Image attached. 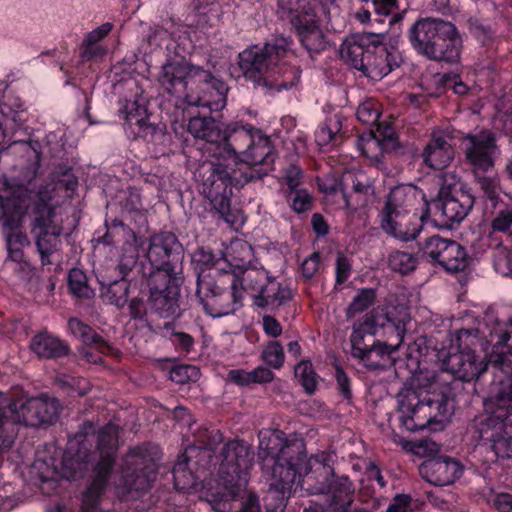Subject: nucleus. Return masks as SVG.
<instances>
[{"instance_id": "nucleus-1", "label": "nucleus", "mask_w": 512, "mask_h": 512, "mask_svg": "<svg viewBox=\"0 0 512 512\" xmlns=\"http://www.w3.org/2000/svg\"><path fill=\"white\" fill-rule=\"evenodd\" d=\"M486 315L473 319V326L456 329L451 349L439 351L437 358L442 371L453 376V381L439 390L416 391L402 389L396 396L400 428L417 432L428 426L450 420L457 404V392L463 384L478 379L491 365L503 374L500 387L493 396L492 411L475 416L468 433L479 445L499 459L512 458V317L506 322Z\"/></svg>"}, {"instance_id": "nucleus-2", "label": "nucleus", "mask_w": 512, "mask_h": 512, "mask_svg": "<svg viewBox=\"0 0 512 512\" xmlns=\"http://www.w3.org/2000/svg\"><path fill=\"white\" fill-rule=\"evenodd\" d=\"M411 321L407 305L388 300L367 313L362 322L353 325L350 335L351 356L368 370H387Z\"/></svg>"}, {"instance_id": "nucleus-3", "label": "nucleus", "mask_w": 512, "mask_h": 512, "mask_svg": "<svg viewBox=\"0 0 512 512\" xmlns=\"http://www.w3.org/2000/svg\"><path fill=\"white\" fill-rule=\"evenodd\" d=\"M258 455L262 468H271V483L263 498L265 512H284L293 486L305 483L304 439L281 430L261 432Z\"/></svg>"}, {"instance_id": "nucleus-4", "label": "nucleus", "mask_w": 512, "mask_h": 512, "mask_svg": "<svg viewBox=\"0 0 512 512\" xmlns=\"http://www.w3.org/2000/svg\"><path fill=\"white\" fill-rule=\"evenodd\" d=\"M161 87L169 94L183 98L190 106L220 111L226 105L228 87L209 70L187 61L165 63L158 76Z\"/></svg>"}, {"instance_id": "nucleus-5", "label": "nucleus", "mask_w": 512, "mask_h": 512, "mask_svg": "<svg viewBox=\"0 0 512 512\" xmlns=\"http://www.w3.org/2000/svg\"><path fill=\"white\" fill-rule=\"evenodd\" d=\"M289 41L277 38L264 46L252 45L238 54V67L242 76L256 88L281 91L294 87L300 79V71L282 63L287 54Z\"/></svg>"}, {"instance_id": "nucleus-6", "label": "nucleus", "mask_w": 512, "mask_h": 512, "mask_svg": "<svg viewBox=\"0 0 512 512\" xmlns=\"http://www.w3.org/2000/svg\"><path fill=\"white\" fill-rule=\"evenodd\" d=\"M241 165L238 169L228 170L223 162H202L199 166L208 169L203 176V192L210 201L215 212L227 223L235 222V215L231 209L233 188H242L247 183L261 180L268 174L264 165L274 162H234Z\"/></svg>"}, {"instance_id": "nucleus-7", "label": "nucleus", "mask_w": 512, "mask_h": 512, "mask_svg": "<svg viewBox=\"0 0 512 512\" xmlns=\"http://www.w3.org/2000/svg\"><path fill=\"white\" fill-rule=\"evenodd\" d=\"M383 33H361L347 38L340 46L341 58L372 80H381L402 63L400 53L383 43Z\"/></svg>"}, {"instance_id": "nucleus-8", "label": "nucleus", "mask_w": 512, "mask_h": 512, "mask_svg": "<svg viewBox=\"0 0 512 512\" xmlns=\"http://www.w3.org/2000/svg\"><path fill=\"white\" fill-rule=\"evenodd\" d=\"M254 452L244 440H230L222 448L218 470L223 491L211 494L208 500L216 512H229L242 488L246 487L253 466Z\"/></svg>"}, {"instance_id": "nucleus-9", "label": "nucleus", "mask_w": 512, "mask_h": 512, "mask_svg": "<svg viewBox=\"0 0 512 512\" xmlns=\"http://www.w3.org/2000/svg\"><path fill=\"white\" fill-rule=\"evenodd\" d=\"M118 444V428L113 424L102 427L97 434L96 450L99 457L92 464L81 493V512H101V503L109 487Z\"/></svg>"}, {"instance_id": "nucleus-10", "label": "nucleus", "mask_w": 512, "mask_h": 512, "mask_svg": "<svg viewBox=\"0 0 512 512\" xmlns=\"http://www.w3.org/2000/svg\"><path fill=\"white\" fill-rule=\"evenodd\" d=\"M409 41L420 54L435 61L457 63L462 40L454 24L438 18H421L409 29Z\"/></svg>"}, {"instance_id": "nucleus-11", "label": "nucleus", "mask_w": 512, "mask_h": 512, "mask_svg": "<svg viewBox=\"0 0 512 512\" xmlns=\"http://www.w3.org/2000/svg\"><path fill=\"white\" fill-rule=\"evenodd\" d=\"M161 451L158 445L149 442L129 449L121 474L115 485L120 501L137 500L156 480Z\"/></svg>"}, {"instance_id": "nucleus-12", "label": "nucleus", "mask_w": 512, "mask_h": 512, "mask_svg": "<svg viewBox=\"0 0 512 512\" xmlns=\"http://www.w3.org/2000/svg\"><path fill=\"white\" fill-rule=\"evenodd\" d=\"M409 194L404 186L392 188L386 196L378 217L381 229L388 235L403 242L412 241L428 225L431 226L427 208L420 214L409 215Z\"/></svg>"}, {"instance_id": "nucleus-13", "label": "nucleus", "mask_w": 512, "mask_h": 512, "mask_svg": "<svg viewBox=\"0 0 512 512\" xmlns=\"http://www.w3.org/2000/svg\"><path fill=\"white\" fill-rule=\"evenodd\" d=\"M303 462L308 468L305 482H314L309 484L308 489L318 494L329 495L331 498L329 508L340 511L351 507L355 488L348 476L335 474L331 454L320 452L308 458L304 443Z\"/></svg>"}, {"instance_id": "nucleus-14", "label": "nucleus", "mask_w": 512, "mask_h": 512, "mask_svg": "<svg viewBox=\"0 0 512 512\" xmlns=\"http://www.w3.org/2000/svg\"><path fill=\"white\" fill-rule=\"evenodd\" d=\"M237 274L216 269L198 274L196 295L206 314L219 318L234 314L243 305L241 291L235 286Z\"/></svg>"}, {"instance_id": "nucleus-15", "label": "nucleus", "mask_w": 512, "mask_h": 512, "mask_svg": "<svg viewBox=\"0 0 512 512\" xmlns=\"http://www.w3.org/2000/svg\"><path fill=\"white\" fill-rule=\"evenodd\" d=\"M146 257L149 268L142 267L143 277L183 276L184 249L173 232L161 231L151 235Z\"/></svg>"}, {"instance_id": "nucleus-16", "label": "nucleus", "mask_w": 512, "mask_h": 512, "mask_svg": "<svg viewBox=\"0 0 512 512\" xmlns=\"http://www.w3.org/2000/svg\"><path fill=\"white\" fill-rule=\"evenodd\" d=\"M474 205V197L467 191L441 189L436 199L425 201L431 227L450 230L458 225Z\"/></svg>"}, {"instance_id": "nucleus-17", "label": "nucleus", "mask_w": 512, "mask_h": 512, "mask_svg": "<svg viewBox=\"0 0 512 512\" xmlns=\"http://www.w3.org/2000/svg\"><path fill=\"white\" fill-rule=\"evenodd\" d=\"M417 256L448 273L465 270L468 265L466 249L457 241L432 235L418 242Z\"/></svg>"}, {"instance_id": "nucleus-18", "label": "nucleus", "mask_w": 512, "mask_h": 512, "mask_svg": "<svg viewBox=\"0 0 512 512\" xmlns=\"http://www.w3.org/2000/svg\"><path fill=\"white\" fill-rule=\"evenodd\" d=\"M3 234L6 240L8 258L16 263L23 261V248L30 245V240L22 231L25 208L20 198L0 196Z\"/></svg>"}, {"instance_id": "nucleus-19", "label": "nucleus", "mask_w": 512, "mask_h": 512, "mask_svg": "<svg viewBox=\"0 0 512 512\" xmlns=\"http://www.w3.org/2000/svg\"><path fill=\"white\" fill-rule=\"evenodd\" d=\"M149 288L150 312L164 319L180 317V291L184 282L183 276L160 277L148 275L144 277Z\"/></svg>"}, {"instance_id": "nucleus-20", "label": "nucleus", "mask_w": 512, "mask_h": 512, "mask_svg": "<svg viewBox=\"0 0 512 512\" xmlns=\"http://www.w3.org/2000/svg\"><path fill=\"white\" fill-rule=\"evenodd\" d=\"M32 397L16 400L9 395L0 392V456L8 452L15 441V425L22 424L32 427L30 416H38V413L30 407Z\"/></svg>"}, {"instance_id": "nucleus-21", "label": "nucleus", "mask_w": 512, "mask_h": 512, "mask_svg": "<svg viewBox=\"0 0 512 512\" xmlns=\"http://www.w3.org/2000/svg\"><path fill=\"white\" fill-rule=\"evenodd\" d=\"M289 21L295 29L300 43L309 53L318 54L326 49L328 44L326 35L310 6H303L300 10L291 11Z\"/></svg>"}, {"instance_id": "nucleus-22", "label": "nucleus", "mask_w": 512, "mask_h": 512, "mask_svg": "<svg viewBox=\"0 0 512 512\" xmlns=\"http://www.w3.org/2000/svg\"><path fill=\"white\" fill-rule=\"evenodd\" d=\"M259 129L254 128L252 125L245 126L235 124L229 126V134L222 136L218 144L215 146L216 151L212 154L213 158L217 160H226L229 158H238L247 156L251 146L254 143V134Z\"/></svg>"}, {"instance_id": "nucleus-23", "label": "nucleus", "mask_w": 512, "mask_h": 512, "mask_svg": "<svg viewBox=\"0 0 512 512\" xmlns=\"http://www.w3.org/2000/svg\"><path fill=\"white\" fill-rule=\"evenodd\" d=\"M464 471L462 463L449 456L427 459L419 467L420 475L435 486H447L459 479Z\"/></svg>"}, {"instance_id": "nucleus-24", "label": "nucleus", "mask_w": 512, "mask_h": 512, "mask_svg": "<svg viewBox=\"0 0 512 512\" xmlns=\"http://www.w3.org/2000/svg\"><path fill=\"white\" fill-rule=\"evenodd\" d=\"M460 149L466 160H496L501 154L497 134L489 129L466 134L461 139Z\"/></svg>"}, {"instance_id": "nucleus-25", "label": "nucleus", "mask_w": 512, "mask_h": 512, "mask_svg": "<svg viewBox=\"0 0 512 512\" xmlns=\"http://www.w3.org/2000/svg\"><path fill=\"white\" fill-rule=\"evenodd\" d=\"M119 116L135 137L151 141L157 134L162 133V128L150 121L146 108L136 101H126L124 107L119 110Z\"/></svg>"}, {"instance_id": "nucleus-26", "label": "nucleus", "mask_w": 512, "mask_h": 512, "mask_svg": "<svg viewBox=\"0 0 512 512\" xmlns=\"http://www.w3.org/2000/svg\"><path fill=\"white\" fill-rule=\"evenodd\" d=\"M357 146L362 156L372 158L369 155L372 148H379L383 152L390 153L399 148V142L391 125L377 123L375 130L371 129L368 133L359 136Z\"/></svg>"}, {"instance_id": "nucleus-27", "label": "nucleus", "mask_w": 512, "mask_h": 512, "mask_svg": "<svg viewBox=\"0 0 512 512\" xmlns=\"http://www.w3.org/2000/svg\"><path fill=\"white\" fill-rule=\"evenodd\" d=\"M29 348L39 359L45 360H58L71 354V347L66 340L46 330L31 338Z\"/></svg>"}, {"instance_id": "nucleus-28", "label": "nucleus", "mask_w": 512, "mask_h": 512, "mask_svg": "<svg viewBox=\"0 0 512 512\" xmlns=\"http://www.w3.org/2000/svg\"><path fill=\"white\" fill-rule=\"evenodd\" d=\"M105 232L96 231L94 239L106 246L122 244L123 248L138 246L137 233L123 219L105 220Z\"/></svg>"}, {"instance_id": "nucleus-29", "label": "nucleus", "mask_w": 512, "mask_h": 512, "mask_svg": "<svg viewBox=\"0 0 512 512\" xmlns=\"http://www.w3.org/2000/svg\"><path fill=\"white\" fill-rule=\"evenodd\" d=\"M68 329L85 346L94 348L101 354L114 356L119 353V350L97 333L93 327L77 317L69 318Z\"/></svg>"}, {"instance_id": "nucleus-30", "label": "nucleus", "mask_w": 512, "mask_h": 512, "mask_svg": "<svg viewBox=\"0 0 512 512\" xmlns=\"http://www.w3.org/2000/svg\"><path fill=\"white\" fill-rule=\"evenodd\" d=\"M293 297L294 293L289 285L278 282L272 277L261 294L253 295V305L274 312L292 301Z\"/></svg>"}, {"instance_id": "nucleus-31", "label": "nucleus", "mask_w": 512, "mask_h": 512, "mask_svg": "<svg viewBox=\"0 0 512 512\" xmlns=\"http://www.w3.org/2000/svg\"><path fill=\"white\" fill-rule=\"evenodd\" d=\"M187 129L194 138L205 140L203 149L212 157V154L216 151L215 146L221 139V131L215 120L205 113L202 116H193L189 120Z\"/></svg>"}, {"instance_id": "nucleus-32", "label": "nucleus", "mask_w": 512, "mask_h": 512, "mask_svg": "<svg viewBox=\"0 0 512 512\" xmlns=\"http://www.w3.org/2000/svg\"><path fill=\"white\" fill-rule=\"evenodd\" d=\"M173 487L178 492H190L196 490L199 485V477L192 471L190 456L187 451L181 453L171 471Z\"/></svg>"}, {"instance_id": "nucleus-33", "label": "nucleus", "mask_w": 512, "mask_h": 512, "mask_svg": "<svg viewBox=\"0 0 512 512\" xmlns=\"http://www.w3.org/2000/svg\"><path fill=\"white\" fill-rule=\"evenodd\" d=\"M30 407L38 413V416H30L32 427H40L54 424L58 420L61 404L56 398L41 395L32 397Z\"/></svg>"}, {"instance_id": "nucleus-34", "label": "nucleus", "mask_w": 512, "mask_h": 512, "mask_svg": "<svg viewBox=\"0 0 512 512\" xmlns=\"http://www.w3.org/2000/svg\"><path fill=\"white\" fill-rule=\"evenodd\" d=\"M150 328L156 334L169 340L179 355L187 356L194 350V338L190 334L177 329L173 321L165 322L162 326L158 325L155 328L150 326Z\"/></svg>"}, {"instance_id": "nucleus-35", "label": "nucleus", "mask_w": 512, "mask_h": 512, "mask_svg": "<svg viewBox=\"0 0 512 512\" xmlns=\"http://www.w3.org/2000/svg\"><path fill=\"white\" fill-rule=\"evenodd\" d=\"M55 216V207L51 204L50 199L39 197L33 203L29 214L30 232L61 227L55 223Z\"/></svg>"}, {"instance_id": "nucleus-36", "label": "nucleus", "mask_w": 512, "mask_h": 512, "mask_svg": "<svg viewBox=\"0 0 512 512\" xmlns=\"http://www.w3.org/2000/svg\"><path fill=\"white\" fill-rule=\"evenodd\" d=\"M100 293L105 303L122 309L127 305L133 290L128 278L121 277L109 283L101 282Z\"/></svg>"}, {"instance_id": "nucleus-37", "label": "nucleus", "mask_w": 512, "mask_h": 512, "mask_svg": "<svg viewBox=\"0 0 512 512\" xmlns=\"http://www.w3.org/2000/svg\"><path fill=\"white\" fill-rule=\"evenodd\" d=\"M62 228L44 229L30 232L43 266L51 264L50 257L58 249Z\"/></svg>"}, {"instance_id": "nucleus-38", "label": "nucleus", "mask_w": 512, "mask_h": 512, "mask_svg": "<svg viewBox=\"0 0 512 512\" xmlns=\"http://www.w3.org/2000/svg\"><path fill=\"white\" fill-rule=\"evenodd\" d=\"M241 274V277L237 275V282L235 283V286L241 291V301L245 291L251 292L252 297L254 294H261L264 287L272 279L264 269H248L241 271Z\"/></svg>"}, {"instance_id": "nucleus-39", "label": "nucleus", "mask_w": 512, "mask_h": 512, "mask_svg": "<svg viewBox=\"0 0 512 512\" xmlns=\"http://www.w3.org/2000/svg\"><path fill=\"white\" fill-rule=\"evenodd\" d=\"M194 446L185 451L193 452L195 449L214 451L223 440L221 431L213 426L202 425L193 434Z\"/></svg>"}, {"instance_id": "nucleus-40", "label": "nucleus", "mask_w": 512, "mask_h": 512, "mask_svg": "<svg viewBox=\"0 0 512 512\" xmlns=\"http://www.w3.org/2000/svg\"><path fill=\"white\" fill-rule=\"evenodd\" d=\"M67 285L72 296L79 299H90L94 290L88 284L86 273L79 268H72L68 272Z\"/></svg>"}, {"instance_id": "nucleus-41", "label": "nucleus", "mask_w": 512, "mask_h": 512, "mask_svg": "<svg viewBox=\"0 0 512 512\" xmlns=\"http://www.w3.org/2000/svg\"><path fill=\"white\" fill-rule=\"evenodd\" d=\"M364 177L363 174L359 173L355 176V179L352 180V188L355 194L359 195V198L356 200V203L352 202V196L348 195L346 192H342V198L344 201V207L349 210H357L358 207L366 204V197L373 192V187L368 179L363 181L361 178Z\"/></svg>"}, {"instance_id": "nucleus-42", "label": "nucleus", "mask_w": 512, "mask_h": 512, "mask_svg": "<svg viewBox=\"0 0 512 512\" xmlns=\"http://www.w3.org/2000/svg\"><path fill=\"white\" fill-rule=\"evenodd\" d=\"M294 375L307 394L313 395L315 393L320 377L315 372L309 359H304L295 366Z\"/></svg>"}, {"instance_id": "nucleus-43", "label": "nucleus", "mask_w": 512, "mask_h": 512, "mask_svg": "<svg viewBox=\"0 0 512 512\" xmlns=\"http://www.w3.org/2000/svg\"><path fill=\"white\" fill-rule=\"evenodd\" d=\"M377 293L374 288H360L346 308L347 318H354L370 308L376 301Z\"/></svg>"}, {"instance_id": "nucleus-44", "label": "nucleus", "mask_w": 512, "mask_h": 512, "mask_svg": "<svg viewBox=\"0 0 512 512\" xmlns=\"http://www.w3.org/2000/svg\"><path fill=\"white\" fill-rule=\"evenodd\" d=\"M342 128V117L334 114L326 118L325 122L316 130L315 141L322 148L334 140Z\"/></svg>"}, {"instance_id": "nucleus-45", "label": "nucleus", "mask_w": 512, "mask_h": 512, "mask_svg": "<svg viewBox=\"0 0 512 512\" xmlns=\"http://www.w3.org/2000/svg\"><path fill=\"white\" fill-rule=\"evenodd\" d=\"M388 265L391 270L405 275L416 269L418 258L410 252L395 250L388 256Z\"/></svg>"}, {"instance_id": "nucleus-46", "label": "nucleus", "mask_w": 512, "mask_h": 512, "mask_svg": "<svg viewBox=\"0 0 512 512\" xmlns=\"http://www.w3.org/2000/svg\"><path fill=\"white\" fill-rule=\"evenodd\" d=\"M333 377L335 379V389L338 395L345 401L347 404H351L354 399L353 389H352V378L348 375V373L344 370L341 364L334 363L333 364Z\"/></svg>"}, {"instance_id": "nucleus-47", "label": "nucleus", "mask_w": 512, "mask_h": 512, "mask_svg": "<svg viewBox=\"0 0 512 512\" xmlns=\"http://www.w3.org/2000/svg\"><path fill=\"white\" fill-rule=\"evenodd\" d=\"M149 288L147 289H140L138 293L135 295L134 292L130 295L128 299V310L129 315L134 320H145L148 312L150 311L149 308Z\"/></svg>"}, {"instance_id": "nucleus-48", "label": "nucleus", "mask_w": 512, "mask_h": 512, "mask_svg": "<svg viewBox=\"0 0 512 512\" xmlns=\"http://www.w3.org/2000/svg\"><path fill=\"white\" fill-rule=\"evenodd\" d=\"M284 195L289 207L296 214H303L312 209L313 197L306 188L284 192Z\"/></svg>"}, {"instance_id": "nucleus-49", "label": "nucleus", "mask_w": 512, "mask_h": 512, "mask_svg": "<svg viewBox=\"0 0 512 512\" xmlns=\"http://www.w3.org/2000/svg\"><path fill=\"white\" fill-rule=\"evenodd\" d=\"M262 361L270 368L280 369L285 362V352L278 340H271L261 352Z\"/></svg>"}, {"instance_id": "nucleus-50", "label": "nucleus", "mask_w": 512, "mask_h": 512, "mask_svg": "<svg viewBox=\"0 0 512 512\" xmlns=\"http://www.w3.org/2000/svg\"><path fill=\"white\" fill-rule=\"evenodd\" d=\"M255 133L253 146H251L246 157L254 160H271L270 158L273 155V146L270 138L267 135H264L261 130H258Z\"/></svg>"}, {"instance_id": "nucleus-51", "label": "nucleus", "mask_w": 512, "mask_h": 512, "mask_svg": "<svg viewBox=\"0 0 512 512\" xmlns=\"http://www.w3.org/2000/svg\"><path fill=\"white\" fill-rule=\"evenodd\" d=\"M494 232L508 234L512 237V204H503L491 222Z\"/></svg>"}, {"instance_id": "nucleus-52", "label": "nucleus", "mask_w": 512, "mask_h": 512, "mask_svg": "<svg viewBox=\"0 0 512 512\" xmlns=\"http://www.w3.org/2000/svg\"><path fill=\"white\" fill-rule=\"evenodd\" d=\"M232 0H199L195 10L199 15H210L219 19L224 13V8L231 5Z\"/></svg>"}, {"instance_id": "nucleus-53", "label": "nucleus", "mask_w": 512, "mask_h": 512, "mask_svg": "<svg viewBox=\"0 0 512 512\" xmlns=\"http://www.w3.org/2000/svg\"><path fill=\"white\" fill-rule=\"evenodd\" d=\"M139 258V251L137 246L123 248V253L120 256L117 270L121 277L127 278L132 272L133 268L136 267Z\"/></svg>"}, {"instance_id": "nucleus-54", "label": "nucleus", "mask_w": 512, "mask_h": 512, "mask_svg": "<svg viewBox=\"0 0 512 512\" xmlns=\"http://www.w3.org/2000/svg\"><path fill=\"white\" fill-rule=\"evenodd\" d=\"M356 116L365 125H376L380 118L379 106L372 100L365 101L358 106Z\"/></svg>"}, {"instance_id": "nucleus-55", "label": "nucleus", "mask_w": 512, "mask_h": 512, "mask_svg": "<svg viewBox=\"0 0 512 512\" xmlns=\"http://www.w3.org/2000/svg\"><path fill=\"white\" fill-rule=\"evenodd\" d=\"M352 274V260L343 252H338L335 260V286L345 284Z\"/></svg>"}, {"instance_id": "nucleus-56", "label": "nucleus", "mask_w": 512, "mask_h": 512, "mask_svg": "<svg viewBox=\"0 0 512 512\" xmlns=\"http://www.w3.org/2000/svg\"><path fill=\"white\" fill-rule=\"evenodd\" d=\"M493 267L498 274L512 277V251L506 248L496 250L493 254Z\"/></svg>"}, {"instance_id": "nucleus-57", "label": "nucleus", "mask_w": 512, "mask_h": 512, "mask_svg": "<svg viewBox=\"0 0 512 512\" xmlns=\"http://www.w3.org/2000/svg\"><path fill=\"white\" fill-rule=\"evenodd\" d=\"M193 261L200 269L199 274L206 275L205 271H210L212 268H214L219 263L220 259H218L211 250L200 248L194 253ZM208 274L209 273H207V275Z\"/></svg>"}, {"instance_id": "nucleus-58", "label": "nucleus", "mask_w": 512, "mask_h": 512, "mask_svg": "<svg viewBox=\"0 0 512 512\" xmlns=\"http://www.w3.org/2000/svg\"><path fill=\"white\" fill-rule=\"evenodd\" d=\"M13 148L23 153V157L28 160H40L41 157L45 156L43 147L38 141H19L13 144Z\"/></svg>"}, {"instance_id": "nucleus-59", "label": "nucleus", "mask_w": 512, "mask_h": 512, "mask_svg": "<svg viewBox=\"0 0 512 512\" xmlns=\"http://www.w3.org/2000/svg\"><path fill=\"white\" fill-rule=\"evenodd\" d=\"M284 182L287 186L284 192H293L297 189H302L300 186L303 180V170L295 164H291L285 171L283 176Z\"/></svg>"}, {"instance_id": "nucleus-60", "label": "nucleus", "mask_w": 512, "mask_h": 512, "mask_svg": "<svg viewBox=\"0 0 512 512\" xmlns=\"http://www.w3.org/2000/svg\"><path fill=\"white\" fill-rule=\"evenodd\" d=\"M449 148V143L443 137H434L423 150V160H429L432 155L443 157V153H446Z\"/></svg>"}, {"instance_id": "nucleus-61", "label": "nucleus", "mask_w": 512, "mask_h": 512, "mask_svg": "<svg viewBox=\"0 0 512 512\" xmlns=\"http://www.w3.org/2000/svg\"><path fill=\"white\" fill-rule=\"evenodd\" d=\"M321 265V255L319 252H313L305 258L301 264L300 270L303 278L310 281L319 271Z\"/></svg>"}, {"instance_id": "nucleus-62", "label": "nucleus", "mask_w": 512, "mask_h": 512, "mask_svg": "<svg viewBox=\"0 0 512 512\" xmlns=\"http://www.w3.org/2000/svg\"><path fill=\"white\" fill-rule=\"evenodd\" d=\"M468 27L471 34H473L480 41H485L493 35V31L490 26L486 25L482 20L478 18H470L468 20Z\"/></svg>"}, {"instance_id": "nucleus-63", "label": "nucleus", "mask_w": 512, "mask_h": 512, "mask_svg": "<svg viewBox=\"0 0 512 512\" xmlns=\"http://www.w3.org/2000/svg\"><path fill=\"white\" fill-rule=\"evenodd\" d=\"M262 328L266 336L276 339L283 332L281 323L273 316L266 314L262 317Z\"/></svg>"}, {"instance_id": "nucleus-64", "label": "nucleus", "mask_w": 512, "mask_h": 512, "mask_svg": "<svg viewBox=\"0 0 512 512\" xmlns=\"http://www.w3.org/2000/svg\"><path fill=\"white\" fill-rule=\"evenodd\" d=\"M411 502L412 497L410 495L397 494L389 505L387 512H412Z\"/></svg>"}]
</instances>
